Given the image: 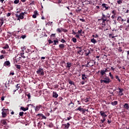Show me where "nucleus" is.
<instances>
[{
	"label": "nucleus",
	"instance_id": "2",
	"mask_svg": "<svg viewBox=\"0 0 129 129\" xmlns=\"http://www.w3.org/2000/svg\"><path fill=\"white\" fill-rule=\"evenodd\" d=\"M25 14H27V13H21L20 14V15L16 14V18H20V20H23L24 19V16H25Z\"/></svg>",
	"mask_w": 129,
	"mask_h": 129
},
{
	"label": "nucleus",
	"instance_id": "57",
	"mask_svg": "<svg viewBox=\"0 0 129 129\" xmlns=\"http://www.w3.org/2000/svg\"><path fill=\"white\" fill-rule=\"evenodd\" d=\"M2 54H5L6 53V50H2L1 51Z\"/></svg>",
	"mask_w": 129,
	"mask_h": 129
},
{
	"label": "nucleus",
	"instance_id": "22",
	"mask_svg": "<svg viewBox=\"0 0 129 129\" xmlns=\"http://www.w3.org/2000/svg\"><path fill=\"white\" fill-rule=\"evenodd\" d=\"M21 109L23 111H27V110H29V108L28 107L25 108L24 107H21Z\"/></svg>",
	"mask_w": 129,
	"mask_h": 129
},
{
	"label": "nucleus",
	"instance_id": "1",
	"mask_svg": "<svg viewBox=\"0 0 129 129\" xmlns=\"http://www.w3.org/2000/svg\"><path fill=\"white\" fill-rule=\"evenodd\" d=\"M100 20L102 21V25L103 27H105L106 26L105 22L107 21V16H105L103 13H102V17Z\"/></svg>",
	"mask_w": 129,
	"mask_h": 129
},
{
	"label": "nucleus",
	"instance_id": "4",
	"mask_svg": "<svg viewBox=\"0 0 129 129\" xmlns=\"http://www.w3.org/2000/svg\"><path fill=\"white\" fill-rule=\"evenodd\" d=\"M75 111H81V112H82V113H85V109H83V108H81V106L78 107L77 109H76Z\"/></svg>",
	"mask_w": 129,
	"mask_h": 129
},
{
	"label": "nucleus",
	"instance_id": "11",
	"mask_svg": "<svg viewBox=\"0 0 129 129\" xmlns=\"http://www.w3.org/2000/svg\"><path fill=\"white\" fill-rule=\"evenodd\" d=\"M62 126H64V129H68L70 127V123H67L66 124H62Z\"/></svg>",
	"mask_w": 129,
	"mask_h": 129
},
{
	"label": "nucleus",
	"instance_id": "12",
	"mask_svg": "<svg viewBox=\"0 0 129 129\" xmlns=\"http://www.w3.org/2000/svg\"><path fill=\"white\" fill-rule=\"evenodd\" d=\"M102 8H105L106 11H107V10H108L109 9H110V7L107 6V4H102Z\"/></svg>",
	"mask_w": 129,
	"mask_h": 129
},
{
	"label": "nucleus",
	"instance_id": "19",
	"mask_svg": "<svg viewBox=\"0 0 129 129\" xmlns=\"http://www.w3.org/2000/svg\"><path fill=\"white\" fill-rule=\"evenodd\" d=\"M123 107L125 109H127V110H128L129 109V105L128 103H125L123 105Z\"/></svg>",
	"mask_w": 129,
	"mask_h": 129
},
{
	"label": "nucleus",
	"instance_id": "36",
	"mask_svg": "<svg viewBox=\"0 0 129 129\" xmlns=\"http://www.w3.org/2000/svg\"><path fill=\"white\" fill-rule=\"evenodd\" d=\"M37 115H41V116H42V118H43L44 119H46V116L43 115V114H38Z\"/></svg>",
	"mask_w": 129,
	"mask_h": 129
},
{
	"label": "nucleus",
	"instance_id": "27",
	"mask_svg": "<svg viewBox=\"0 0 129 129\" xmlns=\"http://www.w3.org/2000/svg\"><path fill=\"white\" fill-rule=\"evenodd\" d=\"M111 104L113 105V106L117 105V101H114V102H112L111 103Z\"/></svg>",
	"mask_w": 129,
	"mask_h": 129
},
{
	"label": "nucleus",
	"instance_id": "24",
	"mask_svg": "<svg viewBox=\"0 0 129 129\" xmlns=\"http://www.w3.org/2000/svg\"><path fill=\"white\" fill-rule=\"evenodd\" d=\"M59 48H60V49H64V48H65V45L63 44H60L59 45Z\"/></svg>",
	"mask_w": 129,
	"mask_h": 129
},
{
	"label": "nucleus",
	"instance_id": "35",
	"mask_svg": "<svg viewBox=\"0 0 129 129\" xmlns=\"http://www.w3.org/2000/svg\"><path fill=\"white\" fill-rule=\"evenodd\" d=\"M20 3V0H15L14 2V3L15 4V5H17Z\"/></svg>",
	"mask_w": 129,
	"mask_h": 129
},
{
	"label": "nucleus",
	"instance_id": "16",
	"mask_svg": "<svg viewBox=\"0 0 129 129\" xmlns=\"http://www.w3.org/2000/svg\"><path fill=\"white\" fill-rule=\"evenodd\" d=\"M58 94L57 93V92H53L52 93V97L54 98H57V97H58Z\"/></svg>",
	"mask_w": 129,
	"mask_h": 129
},
{
	"label": "nucleus",
	"instance_id": "31",
	"mask_svg": "<svg viewBox=\"0 0 129 129\" xmlns=\"http://www.w3.org/2000/svg\"><path fill=\"white\" fill-rule=\"evenodd\" d=\"M26 37H27V35H22L20 37V39H23L24 40V39H26Z\"/></svg>",
	"mask_w": 129,
	"mask_h": 129
},
{
	"label": "nucleus",
	"instance_id": "52",
	"mask_svg": "<svg viewBox=\"0 0 129 129\" xmlns=\"http://www.w3.org/2000/svg\"><path fill=\"white\" fill-rule=\"evenodd\" d=\"M81 52H82V49H81H81H80L78 51L77 53H78V54H80V53H81Z\"/></svg>",
	"mask_w": 129,
	"mask_h": 129
},
{
	"label": "nucleus",
	"instance_id": "34",
	"mask_svg": "<svg viewBox=\"0 0 129 129\" xmlns=\"http://www.w3.org/2000/svg\"><path fill=\"white\" fill-rule=\"evenodd\" d=\"M72 41L74 43H76L77 42V39L75 37L72 38Z\"/></svg>",
	"mask_w": 129,
	"mask_h": 129
},
{
	"label": "nucleus",
	"instance_id": "62",
	"mask_svg": "<svg viewBox=\"0 0 129 129\" xmlns=\"http://www.w3.org/2000/svg\"><path fill=\"white\" fill-rule=\"evenodd\" d=\"M75 37L76 38H78V39L80 38V37H79V35L78 34L76 35Z\"/></svg>",
	"mask_w": 129,
	"mask_h": 129
},
{
	"label": "nucleus",
	"instance_id": "32",
	"mask_svg": "<svg viewBox=\"0 0 129 129\" xmlns=\"http://www.w3.org/2000/svg\"><path fill=\"white\" fill-rule=\"evenodd\" d=\"M91 42L92 43H93V44H95V43H96V40H95V39H94V38L91 39Z\"/></svg>",
	"mask_w": 129,
	"mask_h": 129
},
{
	"label": "nucleus",
	"instance_id": "56",
	"mask_svg": "<svg viewBox=\"0 0 129 129\" xmlns=\"http://www.w3.org/2000/svg\"><path fill=\"white\" fill-rule=\"evenodd\" d=\"M127 59H129V50L127 51Z\"/></svg>",
	"mask_w": 129,
	"mask_h": 129
},
{
	"label": "nucleus",
	"instance_id": "45",
	"mask_svg": "<svg viewBox=\"0 0 129 129\" xmlns=\"http://www.w3.org/2000/svg\"><path fill=\"white\" fill-rule=\"evenodd\" d=\"M118 52H122V49L121 48V47H119L118 49Z\"/></svg>",
	"mask_w": 129,
	"mask_h": 129
},
{
	"label": "nucleus",
	"instance_id": "60",
	"mask_svg": "<svg viewBox=\"0 0 129 129\" xmlns=\"http://www.w3.org/2000/svg\"><path fill=\"white\" fill-rule=\"evenodd\" d=\"M112 14H113V15H116V13H115V11L114 10L112 11Z\"/></svg>",
	"mask_w": 129,
	"mask_h": 129
},
{
	"label": "nucleus",
	"instance_id": "58",
	"mask_svg": "<svg viewBox=\"0 0 129 129\" xmlns=\"http://www.w3.org/2000/svg\"><path fill=\"white\" fill-rule=\"evenodd\" d=\"M6 98V97L3 96L1 98V100L2 101H4V100H5V98Z\"/></svg>",
	"mask_w": 129,
	"mask_h": 129
},
{
	"label": "nucleus",
	"instance_id": "61",
	"mask_svg": "<svg viewBox=\"0 0 129 129\" xmlns=\"http://www.w3.org/2000/svg\"><path fill=\"white\" fill-rule=\"evenodd\" d=\"M4 55H0V59L2 60V59H4Z\"/></svg>",
	"mask_w": 129,
	"mask_h": 129
},
{
	"label": "nucleus",
	"instance_id": "41",
	"mask_svg": "<svg viewBox=\"0 0 129 129\" xmlns=\"http://www.w3.org/2000/svg\"><path fill=\"white\" fill-rule=\"evenodd\" d=\"M71 118H72V117H71V116H69L67 119H66V121H67V120H70Z\"/></svg>",
	"mask_w": 129,
	"mask_h": 129
},
{
	"label": "nucleus",
	"instance_id": "64",
	"mask_svg": "<svg viewBox=\"0 0 129 129\" xmlns=\"http://www.w3.org/2000/svg\"><path fill=\"white\" fill-rule=\"evenodd\" d=\"M80 21H81V22H85V20H84V19H80Z\"/></svg>",
	"mask_w": 129,
	"mask_h": 129
},
{
	"label": "nucleus",
	"instance_id": "25",
	"mask_svg": "<svg viewBox=\"0 0 129 129\" xmlns=\"http://www.w3.org/2000/svg\"><path fill=\"white\" fill-rule=\"evenodd\" d=\"M57 44H59V41H58V39H56V40H54L53 45H57Z\"/></svg>",
	"mask_w": 129,
	"mask_h": 129
},
{
	"label": "nucleus",
	"instance_id": "28",
	"mask_svg": "<svg viewBox=\"0 0 129 129\" xmlns=\"http://www.w3.org/2000/svg\"><path fill=\"white\" fill-rule=\"evenodd\" d=\"M87 78V77H86V76L85 75V74L82 75V80H85V79H86Z\"/></svg>",
	"mask_w": 129,
	"mask_h": 129
},
{
	"label": "nucleus",
	"instance_id": "5",
	"mask_svg": "<svg viewBox=\"0 0 129 129\" xmlns=\"http://www.w3.org/2000/svg\"><path fill=\"white\" fill-rule=\"evenodd\" d=\"M37 74H39L41 76H44V71H43V69L39 68L38 70L36 71Z\"/></svg>",
	"mask_w": 129,
	"mask_h": 129
},
{
	"label": "nucleus",
	"instance_id": "9",
	"mask_svg": "<svg viewBox=\"0 0 129 129\" xmlns=\"http://www.w3.org/2000/svg\"><path fill=\"white\" fill-rule=\"evenodd\" d=\"M104 83H105L106 84H108L109 82H110V79L108 77H106L104 78Z\"/></svg>",
	"mask_w": 129,
	"mask_h": 129
},
{
	"label": "nucleus",
	"instance_id": "59",
	"mask_svg": "<svg viewBox=\"0 0 129 129\" xmlns=\"http://www.w3.org/2000/svg\"><path fill=\"white\" fill-rule=\"evenodd\" d=\"M78 34H81V33H82V29H80V30H78Z\"/></svg>",
	"mask_w": 129,
	"mask_h": 129
},
{
	"label": "nucleus",
	"instance_id": "46",
	"mask_svg": "<svg viewBox=\"0 0 129 129\" xmlns=\"http://www.w3.org/2000/svg\"><path fill=\"white\" fill-rule=\"evenodd\" d=\"M109 76L111 78V79H113V76L112 75L111 73H109Z\"/></svg>",
	"mask_w": 129,
	"mask_h": 129
},
{
	"label": "nucleus",
	"instance_id": "39",
	"mask_svg": "<svg viewBox=\"0 0 129 129\" xmlns=\"http://www.w3.org/2000/svg\"><path fill=\"white\" fill-rule=\"evenodd\" d=\"M115 78L119 82H120V79H119V77H118V76H116Z\"/></svg>",
	"mask_w": 129,
	"mask_h": 129
},
{
	"label": "nucleus",
	"instance_id": "48",
	"mask_svg": "<svg viewBox=\"0 0 129 129\" xmlns=\"http://www.w3.org/2000/svg\"><path fill=\"white\" fill-rule=\"evenodd\" d=\"M19 115L20 116H23L24 115V112H20Z\"/></svg>",
	"mask_w": 129,
	"mask_h": 129
},
{
	"label": "nucleus",
	"instance_id": "18",
	"mask_svg": "<svg viewBox=\"0 0 129 129\" xmlns=\"http://www.w3.org/2000/svg\"><path fill=\"white\" fill-rule=\"evenodd\" d=\"M34 14L32 15V18H33V19H36V18H37V15H38V11H34Z\"/></svg>",
	"mask_w": 129,
	"mask_h": 129
},
{
	"label": "nucleus",
	"instance_id": "33",
	"mask_svg": "<svg viewBox=\"0 0 129 129\" xmlns=\"http://www.w3.org/2000/svg\"><path fill=\"white\" fill-rule=\"evenodd\" d=\"M56 32H57V33H61V32H62V29H61V28H57V29H56Z\"/></svg>",
	"mask_w": 129,
	"mask_h": 129
},
{
	"label": "nucleus",
	"instance_id": "6",
	"mask_svg": "<svg viewBox=\"0 0 129 129\" xmlns=\"http://www.w3.org/2000/svg\"><path fill=\"white\" fill-rule=\"evenodd\" d=\"M117 21H118L119 24H123V22L125 21L126 20H124L121 18V17L119 16L117 19Z\"/></svg>",
	"mask_w": 129,
	"mask_h": 129
},
{
	"label": "nucleus",
	"instance_id": "50",
	"mask_svg": "<svg viewBox=\"0 0 129 129\" xmlns=\"http://www.w3.org/2000/svg\"><path fill=\"white\" fill-rule=\"evenodd\" d=\"M49 44H53V41L51 39L48 40Z\"/></svg>",
	"mask_w": 129,
	"mask_h": 129
},
{
	"label": "nucleus",
	"instance_id": "23",
	"mask_svg": "<svg viewBox=\"0 0 129 129\" xmlns=\"http://www.w3.org/2000/svg\"><path fill=\"white\" fill-rule=\"evenodd\" d=\"M1 123L3 125H7V121H6V120H1Z\"/></svg>",
	"mask_w": 129,
	"mask_h": 129
},
{
	"label": "nucleus",
	"instance_id": "47",
	"mask_svg": "<svg viewBox=\"0 0 129 129\" xmlns=\"http://www.w3.org/2000/svg\"><path fill=\"white\" fill-rule=\"evenodd\" d=\"M61 43H66V41H65V40L64 39H61L60 40Z\"/></svg>",
	"mask_w": 129,
	"mask_h": 129
},
{
	"label": "nucleus",
	"instance_id": "38",
	"mask_svg": "<svg viewBox=\"0 0 129 129\" xmlns=\"http://www.w3.org/2000/svg\"><path fill=\"white\" fill-rule=\"evenodd\" d=\"M15 66L17 69H19V70L21 69V65L16 64L15 65Z\"/></svg>",
	"mask_w": 129,
	"mask_h": 129
},
{
	"label": "nucleus",
	"instance_id": "51",
	"mask_svg": "<svg viewBox=\"0 0 129 129\" xmlns=\"http://www.w3.org/2000/svg\"><path fill=\"white\" fill-rule=\"evenodd\" d=\"M28 52L29 53V54H32V53H33V52H34V50H33L32 51H31L30 49H28Z\"/></svg>",
	"mask_w": 129,
	"mask_h": 129
},
{
	"label": "nucleus",
	"instance_id": "54",
	"mask_svg": "<svg viewBox=\"0 0 129 129\" xmlns=\"http://www.w3.org/2000/svg\"><path fill=\"white\" fill-rule=\"evenodd\" d=\"M53 123H49V125H48V126L49 127H53Z\"/></svg>",
	"mask_w": 129,
	"mask_h": 129
},
{
	"label": "nucleus",
	"instance_id": "15",
	"mask_svg": "<svg viewBox=\"0 0 129 129\" xmlns=\"http://www.w3.org/2000/svg\"><path fill=\"white\" fill-rule=\"evenodd\" d=\"M24 54H25L24 53V50L20 51V55L22 58H26V57H28V56H26V55H24Z\"/></svg>",
	"mask_w": 129,
	"mask_h": 129
},
{
	"label": "nucleus",
	"instance_id": "37",
	"mask_svg": "<svg viewBox=\"0 0 129 129\" xmlns=\"http://www.w3.org/2000/svg\"><path fill=\"white\" fill-rule=\"evenodd\" d=\"M9 44H6L5 46L3 47V49H9Z\"/></svg>",
	"mask_w": 129,
	"mask_h": 129
},
{
	"label": "nucleus",
	"instance_id": "49",
	"mask_svg": "<svg viewBox=\"0 0 129 129\" xmlns=\"http://www.w3.org/2000/svg\"><path fill=\"white\" fill-rule=\"evenodd\" d=\"M69 84H71V85H72V84H73L74 82H73V81H72L71 80H69Z\"/></svg>",
	"mask_w": 129,
	"mask_h": 129
},
{
	"label": "nucleus",
	"instance_id": "7",
	"mask_svg": "<svg viewBox=\"0 0 129 129\" xmlns=\"http://www.w3.org/2000/svg\"><path fill=\"white\" fill-rule=\"evenodd\" d=\"M96 63L95 61L91 60L89 62H88L87 65H89V66L92 67V66H94V65H95Z\"/></svg>",
	"mask_w": 129,
	"mask_h": 129
},
{
	"label": "nucleus",
	"instance_id": "8",
	"mask_svg": "<svg viewBox=\"0 0 129 129\" xmlns=\"http://www.w3.org/2000/svg\"><path fill=\"white\" fill-rule=\"evenodd\" d=\"M100 113L101 114V116H102V118H105L107 116V115H106V112H104L103 111H100Z\"/></svg>",
	"mask_w": 129,
	"mask_h": 129
},
{
	"label": "nucleus",
	"instance_id": "40",
	"mask_svg": "<svg viewBox=\"0 0 129 129\" xmlns=\"http://www.w3.org/2000/svg\"><path fill=\"white\" fill-rule=\"evenodd\" d=\"M117 3L118 5H120V4H122V1L117 0Z\"/></svg>",
	"mask_w": 129,
	"mask_h": 129
},
{
	"label": "nucleus",
	"instance_id": "55",
	"mask_svg": "<svg viewBox=\"0 0 129 129\" xmlns=\"http://www.w3.org/2000/svg\"><path fill=\"white\" fill-rule=\"evenodd\" d=\"M71 104H73V106L74 105V103H73L72 101H71V102L68 104L69 106H70Z\"/></svg>",
	"mask_w": 129,
	"mask_h": 129
},
{
	"label": "nucleus",
	"instance_id": "42",
	"mask_svg": "<svg viewBox=\"0 0 129 129\" xmlns=\"http://www.w3.org/2000/svg\"><path fill=\"white\" fill-rule=\"evenodd\" d=\"M61 31H62V32H64V33H67V32H68L67 30L64 29L62 28H61Z\"/></svg>",
	"mask_w": 129,
	"mask_h": 129
},
{
	"label": "nucleus",
	"instance_id": "30",
	"mask_svg": "<svg viewBox=\"0 0 129 129\" xmlns=\"http://www.w3.org/2000/svg\"><path fill=\"white\" fill-rule=\"evenodd\" d=\"M125 25H126V23H124L123 25H120L119 28H120V29H124Z\"/></svg>",
	"mask_w": 129,
	"mask_h": 129
},
{
	"label": "nucleus",
	"instance_id": "10",
	"mask_svg": "<svg viewBox=\"0 0 129 129\" xmlns=\"http://www.w3.org/2000/svg\"><path fill=\"white\" fill-rule=\"evenodd\" d=\"M108 71V70H107V69H105V70H101L100 71V74L102 75V76H103V75H104V74H105V73H106V72Z\"/></svg>",
	"mask_w": 129,
	"mask_h": 129
},
{
	"label": "nucleus",
	"instance_id": "43",
	"mask_svg": "<svg viewBox=\"0 0 129 129\" xmlns=\"http://www.w3.org/2000/svg\"><path fill=\"white\" fill-rule=\"evenodd\" d=\"M105 120H106L105 118H103V119H101V123H103V122H104V121H105Z\"/></svg>",
	"mask_w": 129,
	"mask_h": 129
},
{
	"label": "nucleus",
	"instance_id": "13",
	"mask_svg": "<svg viewBox=\"0 0 129 129\" xmlns=\"http://www.w3.org/2000/svg\"><path fill=\"white\" fill-rule=\"evenodd\" d=\"M118 90H119V95H120V96H122V95H123V94L122 93V91H123V89L120 88H118Z\"/></svg>",
	"mask_w": 129,
	"mask_h": 129
},
{
	"label": "nucleus",
	"instance_id": "63",
	"mask_svg": "<svg viewBox=\"0 0 129 129\" xmlns=\"http://www.w3.org/2000/svg\"><path fill=\"white\" fill-rule=\"evenodd\" d=\"M11 15V13H8L7 15V17H10Z\"/></svg>",
	"mask_w": 129,
	"mask_h": 129
},
{
	"label": "nucleus",
	"instance_id": "53",
	"mask_svg": "<svg viewBox=\"0 0 129 129\" xmlns=\"http://www.w3.org/2000/svg\"><path fill=\"white\" fill-rule=\"evenodd\" d=\"M27 97H28V99H30L31 98V94L30 93H28L27 94Z\"/></svg>",
	"mask_w": 129,
	"mask_h": 129
},
{
	"label": "nucleus",
	"instance_id": "44",
	"mask_svg": "<svg viewBox=\"0 0 129 129\" xmlns=\"http://www.w3.org/2000/svg\"><path fill=\"white\" fill-rule=\"evenodd\" d=\"M20 84H18L16 85V89H17V90H19V88H20Z\"/></svg>",
	"mask_w": 129,
	"mask_h": 129
},
{
	"label": "nucleus",
	"instance_id": "3",
	"mask_svg": "<svg viewBox=\"0 0 129 129\" xmlns=\"http://www.w3.org/2000/svg\"><path fill=\"white\" fill-rule=\"evenodd\" d=\"M2 110V117H6V116H7V112L9 111V109H6L3 108Z\"/></svg>",
	"mask_w": 129,
	"mask_h": 129
},
{
	"label": "nucleus",
	"instance_id": "20",
	"mask_svg": "<svg viewBox=\"0 0 129 129\" xmlns=\"http://www.w3.org/2000/svg\"><path fill=\"white\" fill-rule=\"evenodd\" d=\"M4 66H11V62L10 61H6L4 62Z\"/></svg>",
	"mask_w": 129,
	"mask_h": 129
},
{
	"label": "nucleus",
	"instance_id": "26",
	"mask_svg": "<svg viewBox=\"0 0 129 129\" xmlns=\"http://www.w3.org/2000/svg\"><path fill=\"white\" fill-rule=\"evenodd\" d=\"M124 28H125V31H128L129 30V24L125 25V27Z\"/></svg>",
	"mask_w": 129,
	"mask_h": 129
},
{
	"label": "nucleus",
	"instance_id": "17",
	"mask_svg": "<svg viewBox=\"0 0 129 129\" xmlns=\"http://www.w3.org/2000/svg\"><path fill=\"white\" fill-rule=\"evenodd\" d=\"M71 66H72V63L71 62H67L66 68H69V69H70V68H71Z\"/></svg>",
	"mask_w": 129,
	"mask_h": 129
},
{
	"label": "nucleus",
	"instance_id": "14",
	"mask_svg": "<svg viewBox=\"0 0 129 129\" xmlns=\"http://www.w3.org/2000/svg\"><path fill=\"white\" fill-rule=\"evenodd\" d=\"M42 107V105H38V106H36L35 108V111H39L40 110V108Z\"/></svg>",
	"mask_w": 129,
	"mask_h": 129
},
{
	"label": "nucleus",
	"instance_id": "21",
	"mask_svg": "<svg viewBox=\"0 0 129 129\" xmlns=\"http://www.w3.org/2000/svg\"><path fill=\"white\" fill-rule=\"evenodd\" d=\"M89 54H90V50L89 49H87L85 51V56H88V55H89Z\"/></svg>",
	"mask_w": 129,
	"mask_h": 129
},
{
	"label": "nucleus",
	"instance_id": "29",
	"mask_svg": "<svg viewBox=\"0 0 129 129\" xmlns=\"http://www.w3.org/2000/svg\"><path fill=\"white\" fill-rule=\"evenodd\" d=\"M89 100H90V98L89 97H87L86 99H84V101L85 102H88V101H89Z\"/></svg>",
	"mask_w": 129,
	"mask_h": 129
}]
</instances>
